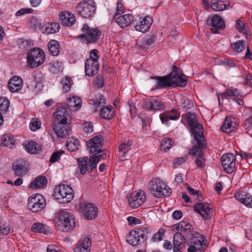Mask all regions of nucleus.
<instances>
[{
    "mask_svg": "<svg viewBox=\"0 0 252 252\" xmlns=\"http://www.w3.org/2000/svg\"><path fill=\"white\" fill-rule=\"evenodd\" d=\"M153 79H156L157 80L156 84L153 87V90H158L166 87H169L172 86L171 80L170 75L168 74L164 76H158L156 77H152Z\"/></svg>",
    "mask_w": 252,
    "mask_h": 252,
    "instance_id": "nucleus-25",
    "label": "nucleus"
},
{
    "mask_svg": "<svg viewBox=\"0 0 252 252\" xmlns=\"http://www.w3.org/2000/svg\"><path fill=\"white\" fill-rule=\"evenodd\" d=\"M79 141L74 137L68 138L66 143V147L70 151L73 152L78 149Z\"/></svg>",
    "mask_w": 252,
    "mask_h": 252,
    "instance_id": "nucleus-41",
    "label": "nucleus"
},
{
    "mask_svg": "<svg viewBox=\"0 0 252 252\" xmlns=\"http://www.w3.org/2000/svg\"><path fill=\"white\" fill-rule=\"evenodd\" d=\"M25 148L27 152L33 154L40 151V147L36 142L30 141L25 145Z\"/></svg>",
    "mask_w": 252,
    "mask_h": 252,
    "instance_id": "nucleus-44",
    "label": "nucleus"
},
{
    "mask_svg": "<svg viewBox=\"0 0 252 252\" xmlns=\"http://www.w3.org/2000/svg\"><path fill=\"white\" fill-rule=\"evenodd\" d=\"M22 85V78L19 76H14L9 80L7 86L10 91L14 93L21 90Z\"/></svg>",
    "mask_w": 252,
    "mask_h": 252,
    "instance_id": "nucleus-28",
    "label": "nucleus"
},
{
    "mask_svg": "<svg viewBox=\"0 0 252 252\" xmlns=\"http://www.w3.org/2000/svg\"><path fill=\"white\" fill-rule=\"evenodd\" d=\"M83 129L84 131L88 134L92 133L93 131V126L91 122H86L83 124Z\"/></svg>",
    "mask_w": 252,
    "mask_h": 252,
    "instance_id": "nucleus-60",
    "label": "nucleus"
},
{
    "mask_svg": "<svg viewBox=\"0 0 252 252\" xmlns=\"http://www.w3.org/2000/svg\"><path fill=\"white\" fill-rule=\"evenodd\" d=\"M175 225V229L177 231H180V233H183V234L188 235V236L191 234L193 227L190 223L185 221H182Z\"/></svg>",
    "mask_w": 252,
    "mask_h": 252,
    "instance_id": "nucleus-34",
    "label": "nucleus"
},
{
    "mask_svg": "<svg viewBox=\"0 0 252 252\" xmlns=\"http://www.w3.org/2000/svg\"><path fill=\"white\" fill-rule=\"evenodd\" d=\"M207 24L211 27L210 30L214 33H217L219 31L225 28L223 20L221 17L216 14L209 16L207 20Z\"/></svg>",
    "mask_w": 252,
    "mask_h": 252,
    "instance_id": "nucleus-12",
    "label": "nucleus"
},
{
    "mask_svg": "<svg viewBox=\"0 0 252 252\" xmlns=\"http://www.w3.org/2000/svg\"><path fill=\"white\" fill-rule=\"evenodd\" d=\"M188 240H189V244L202 249L204 245V237L200 234L194 232L188 236Z\"/></svg>",
    "mask_w": 252,
    "mask_h": 252,
    "instance_id": "nucleus-30",
    "label": "nucleus"
},
{
    "mask_svg": "<svg viewBox=\"0 0 252 252\" xmlns=\"http://www.w3.org/2000/svg\"><path fill=\"white\" fill-rule=\"evenodd\" d=\"M192 104V101L188 99H184L182 102L183 107L187 109L190 108Z\"/></svg>",
    "mask_w": 252,
    "mask_h": 252,
    "instance_id": "nucleus-64",
    "label": "nucleus"
},
{
    "mask_svg": "<svg viewBox=\"0 0 252 252\" xmlns=\"http://www.w3.org/2000/svg\"><path fill=\"white\" fill-rule=\"evenodd\" d=\"M132 144V141L128 140L120 145L119 148V151L123 153L121 157L123 158L125 157L126 153L131 149Z\"/></svg>",
    "mask_w": 252,
    "mask_h": 252,
    "instance_id": "nucleus-47",
    "label": "nucleus"
},
{
    "mask_svg": "<svg viewBox=\"0 0 252 252\" xmlns=\"http://www.w3.org/2000/svg\"><path fill=\"white\" fill-rule=\"evenodd\" d=\"M99 115L104 119L110 120L112 119L114 116L113 107L111 105H109L101 108Z\"/></svg>",
    "mask_w": 252,
    "mask_h": 252,
    "instance_id": "nucleus-37",
    "label": "nucleus"
},
{
    "mask_svg": "<svg viewBox=\"0 0 252 252\" xmlns=\"http://www.w3.org/2000/svg\"><path fill=\"white\" fill-rule=\"evenodd\" d=\"M197 142V145L193 146L190 150L189 154L194 158H196L195 164L198 167H203V162L204 161V153L202 149L206 147L205 140H202L203 147H201L199 144L198 141Z\"/></svg>",
    "mask_w": 252,
    "mask_h": 252,
    "instance_id": "nucleus-11",
    "label": "nucleus"
},
{
    "mask_svg": "<svg viewBox=\"0 0 252 252\" xmlns=\"http://www.w3.org/2000/svg\"><path fill=\"white\" fill-rule=\"evenodd\" d=\"M185 186L186 187L187 189L188 192L190 194L196 195L197 198L199 200H200V198H201V195L199 193L198 191L196 190L191 188L188 183L185 184Z\"/></svg>",
    "mask_w": 252,
    "mask_h": 252,
    "instance_id": "nucleus-59",
    "label": "nucleus"
},
{
    "mask_svg": "<svg viewBox=\"0 0 252 252\" xmlns=\"http://www.w3.org/2000/svg\"><path fill=\"white\" fill-rule=\"evenodd\" d=\"M172 144V141L169 138H164L160 144V149L161 150L166 151L168 150Z\"/></svg>",
    "mask_w": 252,
    "mask_h": 252,
    "instance_id": "nucleus-53",
    "label": "nucleus"
},
{
    "mask_svg": "<svg viewBox=\"0 0 252 252\" xmlns=\"http://www.w3.org/2000/svg\"><path fill=\"white\" fill-rule=\"evenodd\" d=\"M212 209L210 205L206 203H197L194 206L195 211L206 220L210 219L212 216Z\"/></svg>",
    "mask_w": 252,
    "mask_h": 252,
    "instance_id": "nucleus-18",
    "label": "nucleus"
},
{
    "mask_svg": "<svg viewBox=\"0 0 252 252\" xmlns=\"http://www.w3.org/2000/svg\"><path fill=\"white\" fill-rule=\"evenodd\" d=\"M60 16V20L63 25L71 26L76 22V17L74 15L69 11H63Z\"/></svg>",
    "mask_w": 252,
    "mask_h": 252,
    "instance_id": "nucleus-27",
    "label": "nucleus"
},
{
    "mask_svg": "<svg viewBox=\"0 0 252 252\" xmlns=\"http://www.w3.org/2000/svg\"><path fill=\"white\" fill-rule=\"evenodd\" d=\"M58 220L63 227V231L67 232L73 229L76 222L74 216L65 210H61L58 215Z\"/></svg>",
    "mask_w": 252,
    "mask_h": 252,
    "instance_id": "nucleus-6",
    "label": "nucleus"
},
{
    "mask_svg": "<svg viewBox=\"0 0 252 252\" xmlns=\"http://www.w3.org/2000/svg\"><path fill=\"white\" fill-rule=\"evenodd\" d=\"M164 231L161 230L155 233L151 238V241L153 242H157L162 240L164 234Z\"/></svg>",
    "mask_w": 252,
    "mask_h": 252,
    "instance_id": "nucleus-58",
    "label": "nucleus"
},
{
    "mask_svg": "<svg viewBox=\"0 0 252 252\" xmlns=\"http://www.w3.org/2000/svg\"><path fill=\"white\" fill-rule=\"evenodd\" d=\"M232 127H234V126H232V122L229 117H227L221 126L222 131L228 133H230L233 130Z\"/></svg>",
    "mask_w": 252,
    "mask_h": 252,
    "instance_id": "nucleus-48",
    "label": "nucleus"
},
{
    "mask_svg": "<svg viewBox=\"0 0 252 252\" xmlns=\"http://www.w3.org/2000/svg\"><path fill=\"white\" fill-rule=\"evenodd\" d=\"M212 8L216 11H223L229 6L228 0H211Z\"/></svg>",
    "mask_w": 252,
    "mask_h": 252,
    "instance_id": "nucleus-33",
    "label": "nucleus"
},
{
    "mask_svg": "<svg viewBox=\"0 0 252 252\" xmlns=\"http://www.w3.org/2000/svg\"><path fill=\"white\" fill-rule=\"evenodd\" d=\"M63 63L62 62L55 61L53 62L50 66L51 71L54 74H58L63 70Z\"/></svg>",
    "mask_w": 252,
    "mask_h": 252,
    "instance_id": "nucleus-46",
    "label": "nucleus"
},
{
    "mask_svg": "<svg viewBox=\"0 0 252 252\" xmlns=\"http://www.w3.org/2000/svg\"><path fill=\"white\" fill-rule=\"evenodd\" d=\"M223 94L225 96H235L239 95V93L236 89H227L223 93Z\"/></svg>",
    "mask_w": 252,
    "mask_h": 252,
    "instance_id": "nucleus-61",
    "label": "nucleus"
},
{
    "mask_svg": "<svg viewBox=\"0 0 252 252\" xmlns=\"http://www.w3.org/2000/svg\"><path fill=\"white\" fill-rule=\"evenodd\" d=\"M60 29V26L57 23H47L42 25L41 31L43 33L49 34L58 32Z\"/></svg>",
    "mask_w": 252,
    "mask_h": 252,
    "instance_id": "nucleus-31",
    "label": "nucleus"
},
{
    "mask_svg": "<svg viewBox=\"0 0 252 252\" xmlns=\"http://www.w3.org/2000/svg\"><path fill=\"white\" fill-rule=\"evenodd\" d=\"M1 144L4 147H7L9 149H12L15 147V140L12 135L5 134L1 138Z\"/></svg>",
    "mask_w": 252,
    "mask_h": 252,
    "instance_id": "nucleus-38",
    "label": "nucleus"
},
{
    "mask_svg": "<svg viewBox=\"0 0 252 252\" xmlns=\"http://www.w3.org/2000/svg\"><path fill=\"white\" fill-rule=\"evenodd\" d=\"M54 191V197L60 203H67L73 198V189L68 185H61L56 187Z\"/></svg>",
    "mask_w": 252,
    "mask_h": 252,
    "instance_id": "nucleus-4",
    "label": "nucleus"
},
{
    "mask_svg": "<svg viewBox=\"0 0 252 252\" xmlns=\"http://www.w3.org/2000/svg\"><path fill=\"white\" fill-rule=\"evenodd\" d=\"M70 110L64 107H58L53 113L55 123H67V117L70 116Z\"/></svg>",
    "mask_w": 252,
    "mask_h": 252,
    "instance_id": "nucleus-19",
    "label": "nucleus"
},
{
    "mask_svg": "<svg viewBox=\"0 0 252 252\" xmlns=\"http://www.w3.org/2000/svg\"><path fill=\"white\" fill-rule=\"evenodd\" d=\"M87 146L89 149L90 152L91 153L97 152H101L100 148L102 146V137L101 135H97L94 137L89 141Z\"/></svg>",
    "mask_w": 252,
    "mask_h": 252,
    "instance_id": "nucleus-23",
    "label": "nucleus"
},
{
    "mask_svg": "<svg viewBox=\"0 0 252 252\" xmlns=\"http://www.w3.org/2000/svg\"><path fill=\"white\" fill-rule=\"evenodd\" d=\"M188 235L183 234V233L176 232L173 236V251H180L185 247L188 240Z\"/></svg>",
    "mask_w": 252,
    "mask_h": 252,
    "instance_id": "nucleus-20",
    "label": "nucleus"
},
{
    "mask_svg": "<svg viewBox=\"0 0 252 252\" xmlns=\"http://www.w3.org/2000/svg\"><path fill=\"white\" fill-rule=\"evenodd\" d=\"M10 231V228L9 226L5 225V224H2L0 225V237L1 235H6Z\"/></svg>",
    "mask_w": 252,
    "mask_h": 252,
    "instance_id": "nucleus-63",
    "label": "nucleus"
},
{
    "mask_svg": "<svg viewBox=\"0 0 252 252\" xmlns=\"http://www.w3.org/2000/svg\"><path fill=\"white\" fill-rule=\"evenodd\" d=\"M29 25L33 30L38 29L40 31L42 26L40 21L35 17H32L29 20Z\"/></svg>",
    "mask_w": 252,
    "mask_h": 252,
    "instance_id": "nucleus-50",
    "label": "nucleus"
},
{
    "mask_svg": "<svg viewBox=\"0 0 252 252\" xmlns=\"http://www.w3.org/2000/svg\"><path fill=\"white\" fill-rule=\"evenodd\" d=\"M148 188L156 197L169 196L172 193L171 189L159 179H153L148 183Z\"/></svg>",
    "mask_w": 252,
    "mask_h": 252,
    "instance_id": "nucleus-3",
    "label": "nucleus"
},
{
    "mask_svg": "<svg viewBox=\"0 0 252 252\" xmlns=\"http://www.w3.org/2000/svg\"><path fill=\"white\" fill-rule=\"evenodd\" d=\"M64 154V151H60L53 153L50 158V161L54 163L59 160L61 156Z\"/></svg>",
    "mask_w": 252,
    "mask_h": 252,
    "instance_id": "nucleus-55",
    "label": "nucleus"
},
{
    "mask_svg": "<svg viewBox=\"0 0 252 252\" xmlns=\"http://www.w3.org/2000/svg\"><path fill=\"white\" fill-rule=\"evenodd\" d=\"M92 241L90 237L88 236L82 237L79 241L78 245L85 248H91Z\"/></svg>",
    "mask_w": 252,
    "mask_h": 252,
    "instance_id": "nucleus-51",
    "label": "nucleus"
},
{
    "mask_svg": "<svg viewBox=\"0 0 252 252\" xmlns=\"http://www.w3.org/2000/svg\"><path fill=\"white\" fill-rule=\"evenodd\" d=\"M171 80L172 86L183 87L186 85L188 82V78L182 73L181 69L174 66L172 72L169 74Z\"/></svg>",
    "mask_w": 252,
    "mask_h": 252,
    "instance_id": "nucleus-10",
    "label": "nucleus"
},
{
    "mask_svg": "<svg viewBox=\"0 0 252 252\" xmlns=\"http://www.w3.org/2000/svg\"><path fill=\"white\" fill-rule=\"evenodd\" d=\"M180 116V113L177 110L172 109L170 111L160 114L159 118L163 124L167 125L169 120H177L179 118Z\"/></svg>",
    "mask_w": 252,
    "mask_h": 252,
    "instance_id": "nucleus-26",
    "label": "nucleus"
},
{
    "mask_svg": "<svg viewBox=\"0 0 252 252\" xmlns=\"http://www.w3.org/2000/svg\"><path fill=\"white\" fill-rule=\"evenodd\" d=\"M98 51L96 49H93L91 51L90 53V58L87 60H91L93 61H95L96 63H98V57L97 55Z\"/></svg>",
    "mask_w": 252,
    "mask_h": 252,
    "instance_id": "nucleus-62",
    "label": "nucleus"
},
{
    "mask_svg": "<svg viewBox=\"0 0 252 252\" xmlns=\"http://www.w3.org/2000/svg\"><path fill=\"white\" fill-rule=\"evenodd\" d=\"M31 230L34 232L46 233L49 231V229L48 226L43 224L35 222L33 224Z\"/></svg>",
    "mask_w": 252,
    "mask_h": 252,
    "instance_id": "nucleus-43",
    "label": "nucleus"
},
{
    "mask_svg": "<svg viewBox=\"0 0 252 252\" xmlns=\"http://www.w3.org/2000/svg\"><path fill=\"white\" fill-rule=\"evenodd\" d=\"M155 39L153 36H147L143 39V46L147 48L148 46L153 45Z\"/></svg>",
    "mask_w": 252,
    "mask_h": 252,
    "instance_id": "nucleus-56",
    "label": "nucleus"
},
{
    "mask_svg": "<svg viewBox=\"0 0 252 252\" xmlns=\"http://www.w3.org/2000/svg\"><path fill=\"white\" fill-rule=\"evenodd\" d=\"M99 67V63L93 62L91 60H87L85 63L86 75L89 77L95 75L97 73Z\"/></svg>",
    "mask_w": 252,
    "mask_h": 252,
    "instance_id": "nucleus-24",
    "label": "nucleus"
},
{
    "mask_svg": "<svg viewBox=\"0 0 252 252\" xmlns=\"http://www.w3.org/2000/svg\"><path fill=\"white\" fill-rule=\"evenodd\" d=\"M12 169L15 175L22 177L28 171L27 161L22 158L15 160L12 164Z\"/></svg>",
    "mask_w": 252,
    "mask_h": 252,
    "instance_id": "nucleus-16",
    "label": "nucleus"
},
{
    "mask_svg": "<svg viewBox=\"0 0 252 252\" xmlns=\"http://www.w3.org/2000/svg\"><path fill=\"white\" fill-rule=\"evenodd\" d=\"M133 21V17L130 14L120 16L116 19V22L122 28H125L130 25Z\"/></svg>",
    "mask_w": 252,
    "mask_h": 252,
    "instance_id": "nucleus-32",
    "label": "nucleus"
},
{
    "mask_svg": "<svg viewBox=\"0 0 252 252\" xmlns=\"http://www.w3.org/2000/svg\"><path fill=\"white\" fill-rule=\"evenodd\" d=\"M143 108L149 111H161L164 109L165 106L161 100L151 98L145 102Z\"/></svg>",
    "mask_w": 252,
    "mask_h": 252,
    "instance_id": "nucleus-21",
    "label": "nucleus"
},
{
    "mask_svg": "<svg viewBox=\"0 0 252 252\" xmlns=\"http://www.w3.org/2000/svg\"><path fill=\"white\" fill-rule=\"evenodd\" d=\"M47 184V179L44 177L37 178L30 184V188L33 189L43 188Z\"/></svg>",
    "mask_w": 252,
    "mask_h": 252,
    "instance_id": "nucleus-42",
    "label": "nucleus"
},
{
    "mask_svg": "<svg viewBox=\"0 0 252 252\" xmlns=\"http://www.w3.org/2000/svg\"><path fill=\"white\" fill-rule=\"evenodd\" d=\"M82 31L83 34L78 36V38L86 41L87 43L96 42L98 40L101 35V32L98 29L90 28L87 24H84Z\"/></svg>",
    "mask_w": 252,
    "mask_h": 252,
    "instance_id": "nucleus-7",
    "label": "nucleus"
},
{
    "mask_svg": "<svg viewBox=\"0 0 252 252\" xmlns=\"http://www.w3.org/2000/svg\"><path fill=\"white\" fill-rule=\"evenodd\" d=\"M186 118L194 139L196 141H198L199 144L201 147H203L202 140H205L203 134V128L202 126L198 123L197 115L195 113L188 112L186 114Z\"/></svg>",
    "mask_w": 252,
    "mask_h": 252,
    "instance_id": "nucleus-2",
    "label": "nucleus"
},
{
    "mask_svg": "<svg viewBox=\"0 0 252 252\" xmlns=\"http://www.w3.org/2000/svg\"><path fill=\"white\" fill-rule=\"evenodd\" d=\"M152 229L147 226L134 229L129 231L126 241L132 246L144 243L152 234Z\"/></svg>",
    "mask_w": 252,
    "mask_h": 252,
    "instance_id": "nucleus-1",
    "label": "nucleus"
},
{
    "mask_svg": "<svg viewBox=\"0 0 252 252\" xmlns=\"http://www.w3.org/2000/svg\"><path fill=\"white\" fill-rule=\"evenodd\" d=\"M146 195L144 192L133 193L129 197L128 200L130 207L134 209L139 207L145 201Z\"/></svg>",
    "mask_w": 252,
    "mask_h": 252,
    "instance_id": "nucleus-17",
    "label": "nucleus"
},
{
    "mask_svg": "<svg viewBox=\"0 0 252 252\" xmlns=\"http://www.w3.org/2000/svg\"><path fill=\"white\" fill-rule=\"evenodd\" d=\"M63 84V89L64 92H66L70 90L71 84L70 80L69 77H65L64 79L62 81Z\"/></svg>",
    "mask_w": 252,
    "mask_h": 252,
    "instance_id": "nucleus-57",
    "label": "nucleus"
},
{
    "mask_svg": "<svg viewBox=\"0 0 252 252\" xmlns=\"http://www.w3.org/2000/svg\"><path fill=\"white\" fill-rule=\"evenodd\" d=\"M27 59L28 65L31 68H35L44 63L45 55L40 48H34L28 52Z\"/></svg>",
    "mask_w": 252,
    "mask_h": 252,
    "instance_id": "nucleus-5",
    "label": "nucleus"
},
{
    "mask_svg": "<svg viewBox=\"0 0 252 252\" xmlns=\"http://www.w3.org/2000/svg\"><path fill=\"white\" fill-rule=\"evenodd\" d=\"M67 123H55L53 125V130L56 134L61 138L66 137L70 130Z\"/></svg>",
    "mask_w": 252,
    "mask_h": 252,
    "instance_id": "nucleus-22",
    "label": "nucleus"
},
{
    "mask_svg": "<svg viewBox=\"0 0 252 252\" xmlns=\"http://www.w3.org/2000/svg\"><path fill=\"white\" fill-rule=\"evenodd\" d=\"M9 104V101L6 97H0V110L2 112H6L8 110Z\"/></svg>",
    "mask_w": 252,
    "mask_h": 252,
    "instance_id": "nucleus-52",
    "label": "nucleus"
},
{
    "mask_svg": "<svg viewBox=\"0 0 252 252\" xmlns=\"http://www.w3.org/2000/svg\"><path fill=\"white\" fill-rule=\"evenodd\" d=\"M102 158V155H96V154L93 155L90 157L89 162L90 163V171H93V170L96 167L97 164L100 160Z\"/></svg>",
    "mask_w": 252,
    "mask_h": 252,
    "instance_id": "nucleus-45",
    "label": "nucleus"
},
{
    "mask_svg": "<svg viewBox=\"0 0 252 252\" xmlns=\"http://www.w3.org/2000/svg\"><path fill=\"white\" fill-rule=\"evenodd\" d=\"M235 196L237 200L246 207H252V196L250 194L243 191H240L235 194Z\"/></svg>",
    "mask_w": 252,
    "mask_h": 252,
    "instance_id": "nucleus-29",
    "label": "nucleus"
},
{
    "mask_svg": "<svg viewBox=\"0 0 252 252\" xmlns=\"http://www.w3.org/2000/svg\"><path fill=\"white\" fill-rule=\"evenodd\" d=\"M96 10L94 3L92 0L80 2L76 6V10L78 14L85 18L92 17Z\"/></svg>",
    "mask_w": 252,
    "mask_h": 252,
    "instance_id": "nucleus-8",
    "label": "nucleus"
},
{
    "mask_svg": "<svg viewBox=\"0 0 252 252\" xmlns=\"http://www.w3.org/2000/svg\"><path fill=\"white\" fill-rule=\"evenodd\" d=\"M78 168L80 173L83 175L85 174L87 171L91 173L92 171H90V164L88 163V157H84L82 158H79L77 160Z\"/></svg>",
    "mask_w": 252,
    "mask_h": 252,
    "instance_id": "nucleus-36",
    "label": "nucleus"
},
{
    "mask_svg": "<svg viewBox=\"0 0 252 252\" xmlns=\"http://www.w3.org/2000/svg\"><path fill=\"white\" fill-rule=\"evenodd\" d=\"M48 47L50 54L54 56H57L60 50L59 43L55 40H50L48 44Z\"/></svg>",
    "mask_w": 252,
    "mask_h": 252,
    "instance_id": "nucleus-39",
    "label": "nucleus"
},
{
    "mask_svg": "<svg viewBox=\"0 0 252 252\" xmlns=\"http://www.w3.org/2000/svg\"><path fill=\"white\" fill-rule=\"evenodd\" d=\"M41 123L37 119H32L30 123L29 127L31 130L35 131L40 127Z\"/></svg>",
    "mask_w": 252,
    "mask_h": 252,
    "instance_id": "nucleus-54",
    "label": "nucleus"
},
{
    "mask_svg": "<svg viewBox=\"0 0 252 252\" xmlns=\"http://www.w3.org/2000/svg\"><path fill=\"white\" fill-rule=\"evenodd\" d=\"M90 104H93L96 106V108H99L100 109L101 106H103L106 103L105 99L104 96L100 94H98L95 96L94 98L89 100Z\"/></svg>",
    "mask_w": 252,
    "mask_h": 252,
    "instance_id": "nucleus-40",
    "label": "nucleus"
},
{
    "mask_svg": "<svg viewBox=\"0 0 252 252\" xmlns=\"http://www.w3.org/2000/svg\"><path fill=\"white\" fill-rule=\"evenodd\" d=\"M235 157L233 154H223L221 158V165L227 173H232L235 168L236 161Z\"/></svg>",
    "mask_w": 252,
    "mask_h": 252,
    "instance_id": "nucleus-13",
    "label": "nucleus"
},
{
    "mask_svg": "<svg viewBox=\"0 0 252 252\" xmlns=\"http://www.w3.org/2000/svg\"><path fill=\"white\" fill-rule=\"evenodd\" d=\"M67 105L70 110L72 109L77 111L79 110L82 106V100L79 97L73 96L68 98Z\"/></svg>",
    "mask_w": 252,
    "mask_h": 252,
    "instance_id": "nucleus-35",
    "label": "nucleus"
},
{
    "mask_svg": "<svg viewBox=\"0 0 252 252\" xmlns=\"http://www.w3.org/2000/svg\"><path fill=\"white\" fill-rule=\"evenodd\" d=\"M80 209L83 215L87 220H93L97 216L98 209L92 203L81 204Z\"/></svg>",
    "mask_w": 252,
    "mask_h": 252,
    "instance_id": "nucleus-15",
    "label": "nucleus"
},
{
    "mask_svg": "<svg viewBox=\"0 0 252 252\" xmlns=\"http://www.w3.org/2000/svg\"><path fill=\"white\" fill-rule=\"evenodd\" d=\"M45 206V199L41 194H35L29 199L28 208L33 212L41 211Z\"/></svg>",
    "mask_w": 252,
    "mask_h": 252,
    "instance_id": "nucleus-9",
    "label": "nucleus"
},
{
    "mask_svg": "<svg viewBox=\"0 0 252 252\" xmlns=\"http://www.w3.org/2000/svg\"><path fill=\"white\" fill-rule=\"evenodd\" d=\"M246 46L245 41L243 40H240L232 44L231 46L235 51L241 52L245 49Z\"/></svg>",
    "mask_w": 252,
    "mask_h": 252,
    "instance_id": "nucleus-49",
    "label": "nucleus"
},
{
    "mask_svg": "<svg viewBox=\"0 0 252 252\" xmlns=\"http://www.w3.org/2000/svg\"><path fill=\"white\" fill-rule=\"evenodd\" d=\"M152 19L149 16L138 17L133 21L135 29L138 32H147L152 24Z\"/></svg>",
    "mask_w": 252,
    "mask_h": 252,
    "instance_id": "nucleus-14",
    "label": "nucleus"
}]
</instances>
